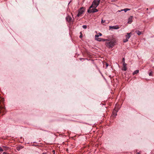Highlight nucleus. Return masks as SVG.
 I'll return each instance as SVG.
<instances>
[{
    "label": "nucleus",
    "mask_w": 154,
    "mask_h": 154,
    "mask_svg": "<svg viewBox=\"0 0 154 154\" xmlns=\"http://www.w3.org/2000/svg\"><path fill=\"white\" fill-rule=\"evenodd\" d=\"M100 1V0H94L89 9L88 11V12L91 13L97 12L98 10L96 8L99 5Z\"/></svg>",
    "instance_id": "1"
},
{
    "label": "nucleus",
    "mask_w": 154,
    "mask_h": 154,
    "mask_svg": "<svg viewBox=\"0 0 154 154\" xmlns=\"http://www.w3.org/2000/svg\"><path fill=\"white\" fill-rule=\"evenodd\" d=\"M116 40L115 38H113L110 41L106 43V45L109 48H112L115 45Z\"/></svg>",
    "instance_id": "2"
},
{
    "label": "nucleus",
    "mask_w": 154,
    "mask_h": 154,
    "mask_svg": "<svg viewBox=\"0 0 154 154\" xmlns=\"http://www.w3.org/2000/svg\"><path fill=\"white\" fill-rule=\"evenodd\" d=\"M119 109H116V108H115L113 111L112 114V116H114V117L116 116L117 115V112L118 111Z\"/></svg>",
    "instance_id": "3"
},
{
    "label": "nucleus",
    "mask_w": 154,
    "mask_h": 154,
    "mask_svg": "<svg viewBox=\"0 0 154 154\" xmlns=\"http://www.w3.org/2000/svg\"><path fill=\"white\" fill-rule=\"evenodd\" d=\"M83 8V7L81 8L78 11V13L77 15V17H79L81 16V15L82 14L83 12H84V11L82 10V9Z\"/></svg>",
    "instance_id": "4"
},
{
    "label": "nucleus",
    "mask_w": 154,
    "mask_h": 154,
    "mask_svg": "<svg viewBox=\"0 0 154 154\" xmlns=\"http://www.w3.org/2000/svg\"><path fill=\"white\" fill-rule=\"evenodd\" d=\"M66 20L69 22H71L72 21V19L69 16H67L66 18Z\"/></svg>",
    "instance_id": "5"
},
{
    "label": "nucleus",
    "mask_w": 154,
    "mask_h": 154,
    "mask_svg": "<svg viewBox=\"0 0 154 154\" xmlns=\"http://www.w3.org/2000/svg\"><path fill=\"white\" fill-rule=\"evenodd\" d=\"M127 65V64L126 63H123V68L122 69V70L125 71L127 70V68L126 67V66Z\"/></svg>",
    "instance_id": "6"
},
{
    "label": "nucleus",
    "mask_w": 154,
    "mask_h": 154,
    "mask_svg": "<svg viewBox=\"0 0 154 154\" xmlns=\"http://www.w3.org/2000/svg\"><path fill=\"white\" fill-rule=\"evenodd\" d=\"M109 29H118L119 27L118 25L114 26H109Z\"/></svg>",
    "instance_id": "7"
},
{
    "label": "nucleus",
    "mask_w": 154,
    "mask_h": 154,
    "mask_svg": "<svg viewBox=\"0 0 154 154\" xmlns=\"http://www.w3.org/2000/svg\"><path fill=\"white\" fill-rule=\"evenodd\" d=\"M133 17L132 16H130L128 19V23L129 24H131L132 22V18Z\"/></svg>",
    "instance_id": "8"
},
{
    "label": "nucleus",
    "mask_w": 154,
    "mask_h": 154,
    "mask_svg": "<svg viewBox=\"0 0 154 154\" xmlns=\"http://www.w3.org/2000/svg\"><path fill=\"white\" fill-rule=\"evenodd\" d=\"M131 34V32L129 33H127V34L125 35L126 38L128 39L131 37L130 34Z\"/></svg>",
    "instance_id": "9"
},
{
    "label": "nucleus",
    "mask_w": 154,
    "mask_h": 154,
    "mask_svg": "<svg viewBox=\"0 0 154 154\" xmlns=\"http://www.w3.org/2000/svg\"><path fill=\"white\" fill-rule=\"evenodd\" d=\"M96 39L98 41L100 42L102 41H105L104 39L100 38H96Z\"/></svg>",
    "instance_id": "10"
},
{
    "label": "nucleus",
    "mask_w": 154,
    "mask_h": 154,
    "mask_svg": "<svg viewBox=\"0 0 154 154\" xmlns=\"http://www.w3.org/2000/svg\"><path fill=\"white\" fill-rule=\"evenodd\" d=\"M130 9H128V8H125L124 9H123V10H121V11H119L120 12V11H124L125 12H126L127 11H129L130 10Z\"/></svg>",
    "instance_id": "11"
},
{
    "label": "nucleus",
    "mask_w": 154,
    "mask_h": 154,
    "mask_svg": "<svg viewBox=\"0 0 154 154\" xmlns=\"http://www.w3.org/2000/svg\"><path fill=\"white\" fill-rule=\"evenodd\" d=\"M139 72V70H137L134 72L133 73V75H134L135 74H137Z\"/></svg>",
    "instance_id": "12"
},
{
    "label": "nucleus",
    "mask_w": 154,
    "mask_h": 154,
    "mask_svg": "<svg viewBox=\"0 0 154 154\" xmlns=\"http://www.w3.org/2000/svg\"><path fill=\"white\" fill-rule=\"evenodd\" d=\"M136 32L139 35H141L142 33L139 30L136 31Z\"/></svg>",
    "instance_id": "13"
},
{
    "label": "nucleus",
    "mask_w": 154,
    "mask_h": 154,
    "mask_svg": "<svg viewBox=\"0 0 154 154\" xmlns=\"http://www.w3.org/2000/svg\"><path fill=\"white\" fill-rule=\"evenodd\" d=\"M149 76H152V71L151 70H149Z\"/></svg>",
    "instance_id": "14"
},
{
    "label": "nucleus",
    "mask_w": 154,
    "mask_h": 154,
    "mask_svg": "<svg viewBox=\"0 0 154 154\" xmlns=\"http://www.w3.org/2000/svg\"><path fill=\"white\" fill-rule=\"evenodd\" d=\"M128 39L126 38L125 39H123V42L124 43L128 41Z\"/></svg>",
    "instance_id": "15"
},
{
    "label": "nucleus",
    "mask_w": 154,
    "mask_h": 154,
    "mask_svg": "<svg viewBox=\"0 0 154 154\" xmlns=\"http://www.w3.org/2000/svg\"><path fill=\"white\" fill-rule=\"evenodd\" d=\"M82 27L84 29H86L87 28V26L86 25H84L82 26Z\"/></svg>",
    "instance_id": "16"
},
{
    "label": "nucleus",
    "mask_w": 154,
    "mask_h": 154,
    "mask_svg": "<svg viewBox=\"0 0 154 154\" xmlns=\"http://www.w3.org/2000/svg\"><path fill=\"white\" fill-rule=\"evenodd\" d=\"M125 58H122V62L123 63H125Z\"/></svg>",
    "instance_id": "17"
},
{
    "label": "nucleus",
    "mask_w": 154,
    "mask_h": 154,
    "mask_svg": "<svg viewBox=\"0 0 154 154\" xmlns=\"http://www.w3.org/2000/svg\"><path fill=\"white\" fill-rule=\"evenodd\" d=\"M105 22V20H102L101 23H104Z\"/></svg>",
    "instance_id": "18"
},
{
    "label": "nucleus",
    "mask_w": 154,
    "mask_h": 154,
    "mask_svg": "<svg viewBox=\"0 0 154 154\" xmlns=\"http://www.w3.org/2000/svg\"><path fill=\"white\" fill-rule=\"evenodd\" d=\"M99 37V35H95V37L97 38H98Z\"/></svg>",
    "instance_id": "19"
},
{
    "label": "nucleus",
    "mask_w": 154,
    "mask_h": 154,
    "mask_svg": "<svg viewBox=\"0 0 154 154\" xmlns=\"http://www.w3.org/2000/svg\"><path fill=\"white\" fill-rule=\"evenodd\" d=\"M3 151V150L2 148L1 147H0V152H2Z\"/></svg>",
    "instance_id": "20"
},
{
    "label": "nucleus",
    "mask_w": 154,
    "mask_h": 154,
    "mask_svg": "<svg viewBox=\"0 0 154 154\" xmlns=\"http://www.w3.org/2000/svg\"><path fill=\"white\" fill-rule=\"evenodd\" d=\"M98 35H99V36H101L102 35V34L101 33L99 32V33H98Z\"/></svg>",
    "instance_id": "21"
},
{
    "label": "nucleus",
    "mask_w": 154,
    "mask_h": 154,
    "mask_svg": "<svg viewBox=\"0 0 154 154\" xmlns=\"http://www.w3.org/2000/svg\"><path fill=\"white\" fill-rule=\"evenodd\" d=\"M3 154H9V153L6 152H4L3 153Z\"/></svg>",
    "instance_id": "22"
},
{
    "label": "nucleus",
    "mask_w": 154,
    "mask_h": 154,
    "mask_svg": "<svg viewBox=\"0 0 154 154\" xmlns=\"http://www.w3.org/2000/svg\"><path fill=\"white\" fill-rule=\"evenodd\" d=\"M108 65H109L108 64V63H106V66L107 67L108 66Z\"/></svg>",
    "instance_id": "23"
},
{
    "label": "nucleus",
    "mask_w": 154,
    "mask_h": 154,
    "mask_svg": "<svg viewBox=\"0 0 154 154\" xmlns=\"http://www.w3.org/2000/svg\"><path fill=\"white\" fill-rule=\"evenodd\" d=\"M82 37V35H80V36H79V37L80 38H81Z\"/></svg>",
    "instance_id": "24"
},
{
    "label": "nucleus",
    "mask_w": 154,
    "mask_h": 154,
    "mask_svg": "<svg viewBox=\"0 0 154 154\" xmlns=\"http://www.w3.org/2000/svg\"><path fill=\"white\" fill-rule=\"evenodd\" d=\"M17 149L19 151L20 149V148H18Z\"/></svg>",
    "instance_id": "25"
},
{
    "label": "nucleus",
    "mask_w": 154,
    "mask_h": 154,
    "mask_svg": "<svg viewBox=\"0 0 154 154\" xmlns=\"http://www.w3.org/2000/svg\"><path fill=\"white\" fill-rule=\"evenodd\" d=\"M136 154H140V153L138 152H137Z\"/></svg>",
    "instance_id": "26"
},
{
    "label": "nucleus",
    "mask_w": 154,
    "mask_h": 154,
    "mask_svg": "<svg viewBox=\"0 0 154 154\" xmlns=\"http://www.w3.org/2000/svg\"><path fill=\"white\" fill-rule=\"evenodd\" d=\"M81 59H82V58H80V60H81Z\"/></svg>",
    "instance_id": "27"
}]
</instances>
